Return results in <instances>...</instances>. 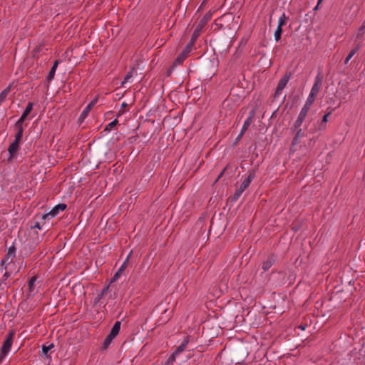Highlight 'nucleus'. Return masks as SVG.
<instances>
[{
  "mask_svg": "<svg viewBox=\"0 0 365 365\" xmlns=\"http://www.w3.org/2000/svg\"><path fill=\"white\" fill-rule=\"evenodd\" d=\"M242 137V135H241V132L240 133V134L238 135L237 138V140H240L241 138Z\"/></svg>",
  "mask_w": 365,
  "mask_h": 365,
  "instance_id": "44",
  "label": "nucleus"
},
{
  "mask_svg": "<svg viewBox=\"0 0 365 365\" xmlns=\"http://www.w3.org/2000/svg\"><path fill=\"white\" fill-rule=\"evenodd\" d=\"M18 132L15 135V140L14 141L19 143L23 137V128H17Z\"/></svg>",
  "mask_w": 365,
  "mask_h": 365,
  "instance_id": "21",
  "label": "nucleus"
},
{
  "mask_svg": "<svg viewBox=\"0 0 365 365\" xmlns=\"http://www.w3.org/2000/svg\"><path fill=\"white\" fill-rule=\"evenodd\" d=\"M243 192H244L243 190L238 188L234 195V198L235 200L238 199L240 197V195L242 194Z\"/></svg>",
  "mask_w": 365,
  "mask_h": 365,
  "instance_id": "33",
  "label": "nucleus"
},
{
  "mask_svg": "<svg viewBox=\"0 0 365 365\" xmlns=\"http://www.w3.org/2000/svg\"><path fill=\"white\" fill-rule=\"evenodd\" d=\"M304 123V121L302 120H300L299 119L297 118V120L294 121V123H293V125L292 127V129H298V128H301V126L302 125V123Z\"/></svg>",
  "mask_w": 365,
  "mask_h": 365,
  "instance_id": "29",
  "label": "nucleus"
},
{
  "mask_svg": "<svg viewBox=\"0 0 365 365\" xmlns=\"http://www.w3.org/2000/svg\"><path fill=\"white\" fill-rule=\"evenodd\" d=\"M6 255L10 256L11 258H13L15 256L14 247H10L8 250V253Z\"/></svg>",
  "mask_w": 365,
  "mask_h": 365,
  "instance_id": "32",
  "label": "nucleus"
},
{
  "mask_svg": "<svg viewBox=\"0 0 365 365\" xmlns=\"http://www.w3.org/2000/svg\"><path fill=\"white\" fill-rule=\"evenodd\" d=\"M212 16V13L209 11L201 19L192 35L190 41L195 43L202 29L204 28L205 24L211 19Z\"/></svg>",
  "mask_w": 365,
  "mask_h": 365,
  "instance_id": "1",
  "label": "nucleus"
},
{
  "mask_svg": "<svg viewBox=\"0 0 365 365\" xmlns=\"http://www.w3.org/2000/svg\"><path fill=\"white\" fill-rule=\"evenodd\" d=\"M319 6L318 4L315 6V7L314 8V10L316 11L319 9Z\"/></svg>",
  "mask_w": 365,
  "mask_h": 365,
  "instance_id": "45",
  "label": "nucleus"
},
{
  "mask_svg": "<svg viewBox=\"0 0 365 365\" xmlns=\"http://www.w3.org/2000/svg\"><path fill=\"white\" fill-rule=\"evenodd\" d=\"M330 115V113H327L324 115L322 123H326L328 121V118Z\"/></svg>",
  "mask_w": 365,
  "mask_h": 365,
  "instance_id": "39",
  "label": "nucleus"
},
{
  "mask_svg": "<svg viewBox=\"0 0 365 365\" xmlns=\"http://www.w3.org/2000/svg\"><path fill=\"white\" fill-rule=\"evenodd\" d=\"M27 118V115H24L22 114L21 116L20 117V118L17 120V122L16 123V128H23L22 127V124L24 123V121L25 120V119Z\"/></svg>",
  "mask_w": 365,
  "mask_h": 365,
  "instance_id": "24",
  "label": "nucleus"
},
{
  "mask_svg": "<svg viewBox=\"0 0 365 365\" xmlns=\"http://www.w3.org/2000/svg\"><path fill=\"white\" fill-rule=\"evenodd\" d=\"M130 255V253L128 255V257H126L125 261L120 265V268L118 269L119 272L123 273L125 271V269L127 268Z\"/></svg>",
  "mask_w": 365,
  "mask_h": 365,
  "instance_id": "20",
  "label": "nucleus"
},
{
  "mask_svg": "<svg viewBox=\"0 0 365 365\" xmlns=\"http://www.w3.org/2000/svg\"><path fill=\"white\" fill-rule=\"evenodd\" d=\"M243 192H244L243 190L238 188L234 195V198L235 200L238 199L240 197V195L242 194Z\"/></svg>",
  "mask_w": 365,
  "mask_h": 365,
  "instance_id": "34",
  "label": "nucleus"
},
{
  "mask_svg": "<svg viewBox=\"0 0 365 365\" xmlns=\"http://www.w3.org/2000/svg\"><path fill=\"white\" fill-rule=\"evenodd\" d=\"M128 106V104L125 102H123L122 104H121V107L122 108H125L126 106Z\"/></svg>",
  "mask_w": 365,
  "mask_h": 365,
  "instance_id": "43",
  "label": "nucleus"
},
{
  "mask_svg": "<svg viewBox=\"0 0 365 365\" xmlns=\"http://www.w3.org/2000/svg\"><path fill=\"white\" fill-rule=\"evenodd\" d=\"M32 108H33V103H29L24 110V111L23 112L22 114L24 115H29V114L31 113V111L32 110Z\"/></svg>",
  "mask_w": 365,
  "mask_h": 365,
  "instance_id": "26",
  "label": "nucleus"
},
{
  "mask_svg": "<svg viewBox=\"0 0 365 365\" xmlns=\"http://www.w3.org/2000/svg\"><path fill=\"white\" fill-rule=\"evenodd\" d=\"M53 347V344H50L48 346H43L42 348L43 354L46 356L48 351L51 350Z\"/></svg>",
  "mask_w": 365,
  "mask_h": 365,
  "instance_id": "31",
  "label": "nucleus"
},
{
  "mask_svg": "<svg viewBox=\"0 0 365 365\" xmlns=\"http://www.w3.org/2000/svg\"><path fill=\"white\" fill-rule=\"evenodd\" d=\"M287 16L284 13H283L278 19V25L277 27L282 28L286 24Z\"/></svg>",
  "mask_w": 365,
  "mask_h": 365,
  "instance_id": "18",
  "label": "nucleus"
},
{
  "mask_svg": "<svg viewBox=\"0 0 365 365\" xmlns=\"http://www.w3.org/2000/svg\"><path fill=\"white\" fill-rule=\"evenodd\" d=\"M282 32V28L277 27V29L275 30L274 36V38H275L276 41H278L280 39Z\"/></svg>",
  "mask_w": 365,
  "mask_h": 365,
  "instance_id": "25",
  "label": "nucleus"
},
{
  "mask_svg": "<svg viewBox=\"0 0 365 365\" xmlns=\"http://www.w3.org/2000/svg\"><path fill=\"white\" fill-rule=\"evenodd\" d=\"M13 338H14V333H13V331H11L7 335V336L3 344V346L1 348V352L0 354V362H1L3 361L4 357L10 351L12 344H13Z\"/></svg>",
  "mask_w": 365,
  "mask_h": 365,
  "instance_id": "3",
  "label": "nucleus"
},
{
  "mask_svg": "<svg viewBox=\"0 0 365 365\" xmlns=\"http://www.w3.org/2000/svg\"><path fill=\"white\" fill-rule=\"evenodd\" d=\"M312 105L307 104V103H304V106L302 107L300 113L304 114L307 115V113L310 109Z\"/></svg>",
  "mask_w": 365,
  "mask_h": 365,
  "instance_id": "27",
  "label": "nucleus"
},
{
  "mask_svg": "<svg viewBox=\"0 0 365 365\" xmlns=\"http://www.w3.org/2000/svg\"><path fill=\"white\" fill-rule=\"evenodd\" d=\"M299 328L301 329L302 330H304L305 329V327L302 326V325L299 326Z\"/></svg>",
  "mask_w": 365,
  "mask_h": 365,
  "instance_id": "46",
  "label": "nucleus"
},
{
  "mask_svg": "<svg viewBox=\"0 0 365 365\" xmlns=\"http://www.w3.org/2000/svg\"><path fill=\"white\" fill-rule=\"evenodd\" d=\"M194 44L195 43L192 42V41L189 42V43L185 46L183 51L179 54V56L176 58V63L180 64L184 61V60L188 56L189 53H190Z\"/></svg>",
  "mask_w": 365,
  "mask_h": 365,
  "instance_id": "5",
  "label": "nucleus"
},
{
  "mask_svg": "<svg viewBox=\"0 0 365 365\" xmlns=\"http://www.w3.org/2000/svg\"><path fill=\"white\" fill-rule=\"evenodd\" d=\"M27 118V115H24L22 114L21 116L20 117V118L17 120V122L16 123V128H23L22 127V124L24 123V121L25 120V119Z\"/></svg>",
  "mask_w": 365,
  "mask_h": 365,
  "instance_id": "22",
  "label": "nucleus"
},
{
  "mask_svg": "<svg viewBox=\"0 0 365 365\" xmlns=\"http://www.w3.org/2000/svg\"><path fill=\"white\" fill-rule=\"evenodd\" d=\"M274 259L272 257L268 258L266 261H264L262 264V269L264 271H267L273 264Z\"/></svg>",
  "mask_w": 365,
  "mask_h": 365,
  "instance_id": "15",
  "label": "nucleus"
},
{
  "mask_svg": "<svg viewBox=\"0 0 365 365\" xmlns=\"http://www.w3.org/2000/svg\"><path fill=\"white\" fill-rule=\"evenodd\" d=\"M134 71V68H132L125 76L123 81L121 83V86H124V85L129 81V80L133 77V72Z\"/></svg>",
  "mask_w": 365,
  "mask_h": 365,
  "instance_id": "19",
  "label": "nucleus"
},
{
  "mask_svg": "<svg viewBox=\"0 0 365 365\" xmlns=\"http://www.w3.org/2000/svg\"><path fill=\"white\" fill-rule=\"evenodd\" d=\"M292 130L296 132L295 135L292 140V145H296L299 143L300 139L304 135V134L302 128L292 129Z\"/></svg>",
  "mask_w": 365,
  "mask_h": 365,
  "instance_id": "10",
  "label": "nucleus"
},
{
  "mask_svg": "<svg viewBox=\"0 0 365 365\" xmlns=\"http://www.w3.org/2000/svg\"><path fill=\"white\" fill-rule=\"evenodd\" d=\"M290 79V74L286 73L284 75L282 78L279 80V83L277 87V94L279 95L283 89L285 88L286 85L289 82Z\"/></svg>",
  "mask_w": 365,
  "mask_h": 365,
  "instance_id": "7",
  "label": "nucleus"
},
{
  "mask_svg": "<svg viewBox=\"0 0 365 365\" xmlns=\"http://www.w3.org/2000/svg\"><path fill=\"white\" fill-rule=\"evenodd\" d=\"M243 192H244L243 190L238 188L234 195V198L235 200L238 199L240 197V195L242 194Z\"/></svg>",
  "mask_w": 365,
  "mask_h": 365,
  "instance_id": "35",
  "label": "nucleus"
},
{
  "mask_svg": "<svg viewBox=\"0 0 365 365\" xmlns=\"http://www.w3.org/2000/svg\"><path fill=\"white\" fill-rule=\"evenodd\" d=\"M9 92V88L8 87L0 93V103L4 101Z\"/></svg>",
  "mask_w": 365,
  "mask_h": 365,
  "instance_id": "28",
  "label": "nucleus"
},
{
  "mask_svg": "<svg viewBox=\"0 0 365 365\" xmlns=\"http://www.w3.org/2000/svg\"><path fill=\"white\" fill-rule=\"evenodd\" d=\"M255 178V173L254 171L250 172L248 174L247 177L241 183L239 188L245 191L249 187V185H250V183L252 182Z\"/></svg>",
  "mask_w": 365,
  "mask_h": 365,
  "instance_id": "8",
  "label": "nucleus"
},
{
  "mask_svg": "<svg viewBox=\"0 0 365 365\" xmlns=\"http://www.w3.org/2000/svg\"><path fill=\"white\" fill-rule=\"evenodd\" d=\"M323 0H318V5H319L322 2Z\"/></svg>",
  "mask_w": 365,
  "mask_h": 365,
  "instance_id": "47",
  "label": "nucleus"
},
{
  "mask_svg": "<svg viewBox=\"0 0 365 365\" xmlns=\"http://www.w3.org/2000/svg\"><path fill=\"white\" fill-rule=\"evenodd\" d=\"M58 63H59V62H58V60H56L54 62L52 68H51V70H50V71H49V73H48V76L46 77V79H47L48 81H52L53 79L55 73H56V69H57L58 66Z\"/></svg>",
  "mask_w": 365,
  "mask_h": 365,
  "instance_id": "12",
  "label": "nucleus"
},
{
  "mask_svg": "<svg viewBox=\"0 0 365 365\" xmlns=\"http://www.w3.org/2000/svg\"><path fill=\"white\" fill-rule=\"evenodd\" d=\"M321 83H322L321 80H319V79L316 80L305 103H307V104L312 105V103H314V101L315 100V97L317 96V93H319Z\"/></svg>",
  "mask_w": 365,
  "mask_h": 365,
  "instance_id": "4",
  "label": "nucleus"
},
{
  "mask_svg": "<svg viewBox=\"0 0 365 365\" xmlns=\"http://www.w3.org/2000/svg\"><path fill=\"white\" fill-rule=\"evenodd\" d=\"M37 277L34 276L31 277L29 281V295L34 296L35 294V283L36 282Z\"/></svg>",
  "mask_w": 365,
  "mask_h": 365,
  "instance_id": "11",
  "label": "nucleus"
},
{
  "mask_svg": "<svg viewBox=\"0 0 365 365\" xmlns=\"http://www.w3.org/2000/svg\"><path fill=\"white\" fill-rule=\"evenodd\" d=\"M66 205L63 203L58 204L53 207V209L43 217V219L53 218L56 217L60 212L63 211Z\"/></svg>",
  "mask_w": 365,
  "mask_h": 365,
  "instance_id": "6",
  "label": "nucleus"
},
{
  "mask_svg": "<svg viewBox=\"0 0 365 365\" xmlns=\"http://www.w3.org/2000/svg\"><path fill=\"white\" fill-rule=\"evenodd\" d=\"M19 143L14 141L9 145L8 151L10 153L11 157L14 156V154L18 150V149H19Z\"/></svg>",
  "mask_w": 365,
  "mask_h": 365,
  "instance_id": "13",
  "label": "nucleus"
},
{
  "mask_svg": "<svg viewBox=\"0 0 365 365\" xmlns=\"http://www.w3.org/2000/svg\"><path fill=\"white\" fill-rule=\"evenodd\" d=\"M108 289V287H105L103 291H102V293L101 294L103 295L105 294V292Z\"/></svg>",
  "mask_w": 365,
  "mask_h": 365,
  "instance_id": "42",
  "label": "nucleus"
},
{
  "mask_svg": "<svg viewBox=\"0 0 365 365\" xmlns=\"http://www.w3.org/2000/svg\"><path fill=\"white\" fill-rule=\"evenodd\" d=\"M306 117H307L306 115L299 113V115L297 117V119H299L300 120H302V121H304Z\"/></svg>",
  "mask_w": 365,
  "mask_h": 365,
  "instance_id": "40",
  "label": "nucleus"
},
{
  "mask_svg": "<svg viewBox=\"0 0 365 365\" xmlns=\"http://www.w3.org/2000/svg\"><path fill=\"white\" fill-rule=\"evenodd\" d=\"M91 108H90V106H86L82 113H81V115L79 117V120L83 121L88 115L89 112L91 111Z\"/></svg>",
  "mask_w": 365,
  "mask_h": 365,
  "instance_id": "17",
  "label": "nucleus"
},
{
  "mask_svg": "<svg viewBox=\"0 0 365 365\" xmlns=\"http://www.w3.org/2000/svg\"><path fill=\"white\" fill-rule=\"evenodd\" d=\"M359 46H356L354 49L351 51V52L349 53V55L346 56L344 61V63L347 64L349 61L351 60V58L354 56V55L359 51Z\"/></svg>",
  "mask_w": 365,
  "mask_h": 365,
  "instance_id": "16",
  "label": "nucleus"
},
{
  "mask_svg": "<svg viewBox=\"0 0 365 365\" xmlns=\"http://www.w3.org/2000/svg\"><path fill=\"white\" fill-rule=\"evenodd\" d=\"M120 329V322L117 321L113 324L109 334L105 339L103 344L102 345L103 349H106L110 345L113 339L118 334L119 331Z\"/></svg>",
  "mask_w": 365,
  "mask_h": 365,
  "instance_id": "2",
  "label": "nucleus"
},
{
  "mask_svg": "<svg viewBox=\"0 0 365 365\" xmlns=\"http://www.w3.org/2000/svg\"><path fill=\"white\" fill-rule=\"evenodd\" d=\"M177 356L178 355L173 353L172 355L168 359L169 362L173 363V361H175Z\"/></svg>",
  "mask_w": 365,
  "mask_h": 365,
  "instance_id": "38",
  "label": "nucleus"
},
{
  "mask_svg": "<svg viewBox=\"0 0 365 365\" xmlns=\"http://www.w3.org/2000/svg\"><path fill=\"white\" fill-rule=\"evenodd\" d=\"M121 274H122V272H119V271L118 270L115 273L113 277L112 278L111 282H115V280H117L120 277Z\"/></svg>",
  "mask_w": 365,
  "mask_h": 365,
  "instance_id": "36",
  "label": "nucleus"
},
{
  "mask_svg": "<svg viewBox=\"0 0 365 365\" xmlns=\"http://www.w3.org/2000/svg\"><path fill=\"white\" fill-rule=\"evenodd\" d=\"M254 117H255V110H252L250 113L249 116L246 118V120H245V122L243 123L242 128L241 129V135H244L245 132L247 130L248 127L252 123Z\"/></svg>",
  "mask_w": 365,
  "mask_h": 365,
  "instance_id": "9",
  "label": "nucleus"
},
{
  "mask_svg": "<svg viewBox=\"0 0 365 365\" xmlns=\"http://www.w3.org/2000/svg\"><path fill=\"white\" fill-rule=\"evenodd\" d=\"M188 342H189V340L187 338H186L183 341V342L180 346H178V348L175 349V351L173 353L176 355H178L180 353H182L184 351L186 346L187 345Z\"/></svg>",
  "mask_w": 365,
  "mask_h": 365,
  "instance_id": "14",
  "label": "nucleus"
},
{
  "mask_svg": "<svg viewBox=\"0 0 365 365\" xmlns=\"http://www.w3.org/2000/svg\"><path fill=\"white\" fill-rule=\"evenodd\" d=\"M27 118V115H24L22 114L21 116L20 117V118L17 120V122L16 123V128H23L22 127V124L24 123V121L25 120V119Z\"/></svg>",
  "mask_w": 365,
  "mask_h": 365,
  "instance_id": "23",
  "label": "nucleus"
},
{
  "mask_svg": "<svg viewBox=\"0 0 365 365\" xmlns=\"http://www.w3.org/2000/svg\"><path fill=\"white\" fill-rule=\"evenodd\" d=\"M118 123V120H117V119L113 120V121H111L110 123H109L106 125V130H111V128H112L113 126H115V125H117V123Z\"/></svg>",
  "mask_w": 365,
  "mask_h": 365,
  "instance_id": "30",
  "label": "nucleus"
},
{
  "mask_svg": "<svg viewBox=\"0 0 365 365\" xmlns=\"http://www.w3.org/2000/svg\"><path fill=\"white\" fill-rule=\"evenodd\" d=\"M11 257L10 256H8L6 255L3 259H2V263L3 264H8L10 262V261L11 260Z\"/></svg>",
  "mask_w": 365,
  "mask_h": 365,
  "instance_id": "37",
  "label": "nucleus"
},
{
  "mask_svg": "<svg viewBox=\"0 0 365 365\" xmlns=\"http://www.w3.org/2000/svg\"><path fill=\"white\" fill-rule=\"evenodd\" d=\"M97 99L93 100L87 106H90V108H92V107L96 103Z\"/></svg>",
  "mask_w": 365,
  "mask_h": 365,
  "instance_id": "41",
  "label": "nucleus"
}]
</instances>
